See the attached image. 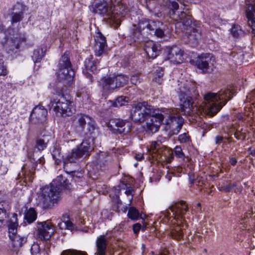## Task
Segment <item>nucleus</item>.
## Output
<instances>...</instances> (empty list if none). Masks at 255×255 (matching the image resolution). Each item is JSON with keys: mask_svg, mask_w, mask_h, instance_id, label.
Wrapping results in <instances>:
<instances>
[{"mask_svg": "<svg viewBox=\"0 0 255 255\" xmlns=\"http://www.w3.org/2000/svg\"><path fill=\"white\" fill-rule=\"evenodd\" d=\"M154 34L155 35L159 37V38H162L164 36V30L161 29L160 28V27H158V28H157L155 31H154Z\"/></svg>", "mask_w": 255, "mask_h": 255, "instance_id": "6e6d98bb", "label": "nucleus"}, {"mask_svg": "<svg viewBox=\"0 0 255 255\" xmlns=\"http://www.w3.org/2000/svg\"><path fill=\"white\" fill-rule=\"evenodd\" d=\"M37 166V161L35 160H30L28 161L22 168L23 172L26 174L27 172L28 175L31 176L33 174Z\"/></svg>", "mask_w": 255, "mask_h": 255, "instance_id": "7c9ffc66", "label": "nucleus"}, {"mask_svg": "<svg viewBox=\"0 0 255 255\" xmlns=\"http://www.w3.org/2000/svg\"><path fill=\"white\" fill-rule=\"evenodd\" d=\"M92 12L105 16L107 22L110 24V20H111V13H112V7L109 5V4L105 1H100L95 3L93 6Z\"/></svg>", "mask_w": 255, "mask_h": 255, "instance_id": "a211bd4d", "label": "nucleus"}, {"mask_svg": "<svg viewBox=\"0 0 255 255\" xmlns=\"http://www.w3.org/2000/svg\"><path fill=\"white\" fill-rule=\"evenodd\" d=\"M141 229V226L139 223L135 224L132 226V229L135 234H138L139 230Z\"/></svg>", "mask_w": 255, "mask_h": 255, "instance_id": "4d7b16f0", "label": "nucleus"}, {"mask_svg": "<svg viewBox=\"0 0 255 255\" xmlns=\"http://www.w3.org/2000/svg\"><path fill=\"white\" fill-rule=\"evenodd\" d=\"M169 209L172 215L170 216L169 211H166L164 216L167 218H173L174 220V222L171 221L173 225L170 228V235L175 240H180L183 238V230L188 227L185 217V215L188 212V205L185 202L181 201L175 203Z\"/></svg>", "mask_w": 255, "mask_h": 255, "instance_id": "20e7f679", "label": "nucleus"}, {"mask_svg": "<svg viewBox=\"0 0 255 255\" xmlns=\"http://www.w3.org/2000/svg\"><path fill=\"white\" fill-rule=\"evenodd\" d=\"M177 1L178 0H164L163 5L168 9L170 17L175 21H180L186 30L187 28L195 26L189 15H187L183 11L179 13L177 11L179 8Z\"/></svg>", "mask_w": 255, "mask_h": 255, "instance_id": "423d86ee", "label": "nucleus"}, {"mask_svg": "<svg viewBox=\"0 0 255 255\" xmlns=\"http://www.w3.org/2000/svg\"><path fill=\"white\" fill-rule=\"evenodd\" d=\"M5 216L6 210L3 209L2 205H0V225L2 224Z\"/></svg>", "mask_w": 255, "mask_h": 255, "instance_id": "603ef678", "label": "nucleus"}, {"mask_svg": "<svg viewBox=\"0 0 255 255\" xmlns=\"http://www.w3.org/2000/svg\"><path fill=\"white\" fill-rule=\"evenodd\" d=\"M25 6L20 2H16L13 6V12L11 13L12 24L20 22L23 18Z\"/></svg>", "mask_w": 255, "mask_h": 255, "instance_id": "5701e85b", "label": "nucleus"}, {"mask_svg": "<svg viewBox=\"0 0 255 255\" xmlns=\"http://www.w3.org/2000/svg\"><path fill=\"white\" fill-rule=\"evenodd\" d=\"M63 163H64L63 162ZM72 163L68 164V165L67 166L65 165V164H64V168L65 169L67 173H69L71 174V176H72L73 180H74L76 181V179L77 178H81L83 177V171L81 170L80 171H76V170H71L69 169L70 166Z\"/></svg>", "mask_w": 255, "mask_h": 255, "instance_id": "473e14b6", "label": "nucleus"}, {"mask_svg": "<svg viewBox=\"0 0 255 255\" xmlns=\"http://www.w3.org/2000/svg\"><path fill=\"white\" fill-rule=\"evenodd\" d=\"M126 6L124 3L118 2L117 4L114 5L111 13V20H110V24L114 28H117L121 24V18L124 17L126 13Z\"/></svg>", "mask_w": 255, "mask_h": 255, "instance_id": "ddd939ff", "label": "nucleus"}, {"mask_svg": "<svg viewBox=\"0 0 255 255\" xmlns=\"http://www.w3.org/2000/svg\"><path fill=\"white\" fill-rule=\"evenodd\" d=\"M69 53L66 51L60 58L58 64V78L60 81L70 82L75 75L69 58Z\"/></svg>", "mask_w": 255, "mask_h": 255, "instance_id": "0eeeda50", "label": "nucleus"}, {"mask_svg": "<svg viewBox=\"0 0 255 255\" xmlns=\"http://www.w3.org/2000/svg\"><path fill=\"white\" fill-rule=\"evenodd\" d=\"M107 248V239L105 236H101L96 240L97 251L95 255H106Z\"/></svg>", "mask_w": 255, "mask_h": 255, "instance_id": "a878e982", "label": "nucleus"}, {"mask_svg": "<svg viewBox=\"0 0 255 255\" xmlns=\"http://www.w3.org/2000/svg\"><path fill=\"white\" fill-rule=\"evenodd\" d=\"M50 104L53 110L62 116H70L75 111L73 101L68 95H59L58 98L53 99Z\"/></svg>", "mask_w": 255, "mask_h": 255, "instance_id": "6e6552de", "label": "nucleus"}, {"mask_svg": "<svg viewBox=\"0 0 255 255\" xmlns=\"http://www.w3.org/2000/svg\"><path fill=\"white\" fill-rule=\"evenodd\" d=\"M12 242V246L16 248H19L27 242V238L24 236L17 235L13 238L10 239Z\"/></svg>", "mask_w": 255, "mask_h": 255, "instance_id": "2f4dec72", "label": "nucleus"}, {"mask_svg": "<svg viewBox=\"0 0 255 255\" xmlns=\"http://www.w3.org/2000/svg\"><path fill=\"white\" fill-rule=\"evenodd\" d=\"M13 219H11L8 226L9 239L14 237L17 234V227L18 223L17 222V214H14L13 216Z\"/></svg>", "mask_w": 255, "mask_h": 255, "instance_id": "cd10ccee", "label": "nucleus"}, {"mask_svg": "<svg viewBox=\"0 0 255 255\" xmlns=\"http://www.w3.org/2000/svg\"><path fill=\"white\" fill-rule=\"evenodd\" d=\"M248 151L250 154L255 156V148L250 147L248 149Z\"/></svg>", "mask_w": 255, "mask_h": 255, "instance_id": "0e129e2a", "label": "nucleus"}, {"mask_svg": "<svg viewBox=\"0 0 255 255\" xmlns=\"http://www.w3.org/2000/svg\"><path fill=\"white\" fill-rule=\"evenodd\" d=\"M246 12L248 25L252 29V32L255 34V3L249 4Z\"/></svg>", "mask_w": 255, "mask_h": 255, "instance_id": "393cba45", "label": "nucleus"}, {"mask_svg": "<svg viewBox=\"0 0 255 255\" xmlns=\"http://www.w3.org/2000/svg\"><path fill=\"white\" fill-rule=\"evenodd\" d=\"M51 154L52 155L53 159L55 160L59 159V158L60 157V149L59 148L55 147L51 152Z\"/></svg>", "mask_w": 255, "mask_h": 255, "instance_id": "864d4df0", "label": "nucleus"}, {"mask_svg": "<svg viewBox=\"0 0 255 255\" xmlns=\"http://www.w3.org/2000/svg\"><path fill=\"white\" fill-rule=\"evenodd\" d=\"M215 58L212 54L203 53L199 55L194 61L195 65L204 73H210L214 69Z\"/></svg>", "mask_w": 255, "mask_h": 255, "instance_id": "9b49d317", "label": "nucleus"}, {"mask_svg": "<svg viewBox=\"0 0 255 255\" xmlns=\"http://www.w3.org/2000/svg\"><path fill=\"white\" fill-rule=\"evenodd\" d=\"M72 185L62 175L58 176L50 184L40 189L38 193V204L43 209H51L60 200L63 189L71 190Z\"/></svg>", "mask_w": 255, "mask_h": 255, "instance_id": "7ed1b4c3", "label": "nucleus"}, {"mask_svg": "<svg viewBox=\"0 0 255 255\" xmlns=\"http://www.w3.org/2000/svg\"><path fill=\"white\" fill-rule=\"evenodd\" d=\"M183 51L176 46H172L168 51L167 58L174 64L181 63L183 61Z\"/></svg>", "mask_w": 255, "mask_h": 255, "instance_id": "412c9836", "label": "nucleus"}, {"mask_svg": "<svg viewBox=\"0 0 255 255\" xmlns=\"http://www.w3.org/2000/svg\"><path fill=\"white\" fill-rule=\"evenodd\" d=\"M113 160L112 154L108 151H100L95 155V162L101 170L108 168Z\"/></svg>", "mask_w": 255, "mask_h": 255, "instance_id": "dca6fc26", "label": "nucleus"}, {"mask_svg": "<svg viewBox=\"0 0 255 255\" xmlns=\"http://www.w3.org/2000/svg\"><path fill=\"white\" fill-rule=\"evenodd\" d=\"M51 138V137L48 135H43L38 137L36 140V147L39 150H43L47 147V144Z\"/></svg>", "mask_w": 255, "mask_h": 255, "instance_id": "c85d7f7f", "label": "nucleus"}, {"mask_svg": "<svg viewBox=\"0 0 255 255\" xmlns=\"http://www.w3.org/2000/svg\"><path fill=\"white\" fill-rule=\"evenodd\" d=\"M30 252L31 255H45V252L40 250L38 244L35 243L31 246Z\"/></svg>", "mask_w": 255, "mask_h": 255, "instance_id": "4c0bfd02", "label": "nucleus"}, {"mask_svg": "<svg viewBox=\"0 0 255 255\" xmlns=\"http://www.w3.org/2000/svg\"><path fill=\"white\" fill-rule=\"evenodd\" d=\"M50 246H51V244L48 242H46V245H45V247L47 249H49L50 248Z\"/></svg>", "mask_w": 255, "mask_h": 255, "instance_id": "338daca9", "label": "nucleus"}, {"mask_svg": "<svg viewBox=\"0 0 255 255\" xmlns=\"http://www.w3.org/2000/svg\"><path fill=\"white\" fill-rule=\"evenodd\" d=\"M77 96L81 98L83 101L88 100L90 98L89 91L85 88H81L78 90Z\"/></svg>", "mask_w": 255, "mask_h": 255, "instance_id": "a19ab883", "label": "nucleus"}, {"mask_svg": "<svg viewBox=\"0 0 255 255\" xmlns=\"http://www.w3.org/2000/svg\"><path fill=\"white\" fill-rule=\"evenodd\" d=\"M47 111L44 107L38 105L32 110L29 121L32 124L39 125L44 124L47 120Z\"/></svg>", "mask_w": 255, "mask_h": 255, "instance_id": "2eb2a0df", "label": "nucleus"}, {"mask_svg": "<svg viewBox=\"0 0 255 255\" xmlns=\"http://www.w3.org/2000/svg\"><path fill=\"white\" fill-rule=\"evenodd\" d=\"M67 225L66 229L70 230H73L74 228V225L70 221H66Z\"/></svg>", "mask_w": 255, "mask_h": 255, "instance_id": "13d9d810", "label": "nucleus"}, {"mask_svg": "<svg viewBox=\"0 0 255 255\" xmlns=\"http://www.w3.org/2000/svg\"><path fill=\"white\" fill-rule=\"evenodd\" d=\"M128 77L124 75H118L113 77H105L100 81L103 90L111 93L117 88L123 87L127 84Z\"/></svg>", "mask_w": 255, "mask_h": 255, "instance_id": "9d476101", "label": "nucleus"}, {"mask_svg": "<svg viewBox=\"0 0 255 255\" xmlns=\"http://www.w3.org/2000/svg\"><path fill=\"white\" fill-rule=\"evenodd\" d=\"M91 149L90 142L87 140H83L77 148L74 149L63 159L65 165L67 166L70 163H76L83 156L89 155V151Z\"/></svg>", "mask_w": 255, "mask_h": 255, "instance_id": "1a4fd4ad", "label": "nucleus"}, {"mask_svg": "<svg viewBox=\"0 0 255 255\" xmlns=\"http://www.w3.org/2000/svg\"><path fill=\"white\" fill-rule=\"evenodd\" d=\"M178 140L181 143H186L189 141L190 138L186 133H184L179 135Z\"/></svg>", "mask_w": 255, "mask_h": 255, "instance_id": "3c124183", "label": "nucleus"}, {"mask_svg": "<svg viewBox=\"0 0 255 255\" xmlns=\"http://www.w3.org/2000/svg\"><path fill=\"white\" fill-rule=\"evenodd\" d=\"M229 139V137H224L223 136L217 135L215 137V143L217 144H219L221 143H225L224 140H228Z\"/></svg>", "mask_w": 255, "mask_h": 255, "instance_id": "5fc2aeb1", "label": "nucleus"}, {"mask_svg": "<svg viewBox=\"0 0 255 255\" xmlns=\"http://www.w3.org/2000/svg\"><path fill=\"white\" fill-rule=\"evenodd\" d=\"M237 186V182H234L233 184H226L221 187L220 190L226 192H230L232 191L233 188Z\"/></svg>", "mask_w": 255, "mask_h": 255, "instance_id": "49530a36", "label": "nucleus"}, {"mask_svg": "<svg viewBox=\"0 0 255 255\" xmlns=\"http://www.w3.org/2000/svg\"><path fill=\"white\" fill-rule=\"evenodd\" d=\"M37 218V213L33 208H30L25 213L24 219L28 223H31Z\"/></svg>", "mask_w": 255, "mask_h": 255, "instance_id": "f704fd0d", "label": "nucleus"}, {"mask_svg": "<svg viewBox=\"0 0 255 255\" xmlns=\"http://www.w3.org/2000/svg\"><path fill=\"white\" fill-rule=\"evenodd\" d=\"M148 30L149 31H155L158 27L162 25V23L159 20H153L148 19Z\"/></svg>", "mask_w": 255, "mask_h": 255, "instance_id": "58836bf2", "label": "nucleus"}, {"mask_svg": "<svg viewBox=\"0 0 255 255\" xmlns=\"http://www.w3.org/2000/svg\"><path fill=\"white\" fill-rule=\"evenodd\" d=\"M186 34L189 41L193 44H196L201 39L202 30L200 26L190 27L186 30Z\"/></svg>", "mask_w": 255, "mask_h": 255, "instance_id": "4be33fe9", "label": "nucleus"}, {"mask_svg": "<svg viewBox=\"0 0 255 255\" xmlns=\"http://www.w3.org/2000/svg\"><path fill=\"white\" fill-rule=\"evenodd\" d=\"M92 59V56L86 58L84 61V66L87 71L95 73H96L97 71V62L93 61Z\"/></svg>", "mask_w": 255, "mask_h": 255, "instance_id": "c756f323", "label": "nucleus"}, {"mask_svg": "<svg viewBox=\"0 0 255 255\" xmlns=\"http://www.w3.org/2000/svg\"><path fill=\"white\" fill-rule=\"evenodd\" d=\"M237 162V161L235 158H234V157L230 158V163L232 165L235 166Z\"/></svg>", "mask_w": 255, "mask_h": 255, "instance_id": "e2e57ef3", "label": "nucleus"}, {"mask_svg": "<svg viewBox=\"0 0 255 255\" xmlns=\"http://www.w3.org/2000/svg\"><path fill=\"white\" fill-rule=\"evenodd\" d=\"M172 176H173V173H168L166 175L165 177L167 179V180L169 181H170L171 180Z\"/></svg>", "mask_w": 255, "mask_h": 255, "instance_id": "69168bd1", "label": "nucleus"}, {"mask_svg": "<svg viewBox=\"0 0 255 255\" xmlns=\"http://www.w3.org/2000/svg\"><path fill=\"white\" fill-rule=\"evenodd\" d=\"M26 41V38L24 34H20L16 36L12 37L9 43L7 53L9 54L16 53L20 45Z\"/></svg>", "mask_w": 255, "mask_h": 255, "instance_id": "6ab92c4d", "label": "nucleus"}, {"mask_svg": "<svg viewBox=\"0 0 255 255\" xmlns=\"http://www.w3.org/2000/svg\"><path fill=\"white\" fill-rule=\"evenodd\" d=\"M128 98L125 96H120L113 104L114 107H120L125 105L128 102Z\"/></svg>", "mask_w": 255, "mask_h": 255, "instance_id": "ea45409f", "label": "nucleus"}, {"mask_svg": "<svg viewBox=\"0 0 255 255\" xmlns=\"http://www.w3.org/2000/svg\"><path fill=\"white\" fill-rule=\"evenodd\" d=\"M174 153L175 156L178 158H181L183 160L185 158V155L182 151L181 147L179 146H176L174 148Z\"/></svg>", "mask_w": 255, "mask_h": 255, "instance_id": "de8ad7c7", "label": "nucleus"}, {"mask_svg": "<svg viewBox=\"0 0 255 255\" xmlns=\"http://www.w3.org/2000/svg\"><path fill=\"white\" fill-rule=\"evenodd\" d=\"M160 45L153 41L147 42L145 45V51L148 57L151 59H154L159 54Z\"/></svg>", "mask_w": 255, "mask_h": 255, "instance_id": "b1692460", "label": "nucleus"}, {"mask_svg": "<svg viewBox=\"0 0 255 255\" xmlns=\"http://www.w3.org/2000/svg\"><path fill=\"white\" fill-rule=\"evenodd\" d=\"M134 157L137 160L140 161L143 159V154L142 153H136L135 154Z\"/></svg>", "mask_w": 255, "mask_h": 255, "instance_id": "052dcab7", "label": "nucleus"}, {"mask_svg": "<svg viewBox=\"0 0 255 255\" xmlns=\"http://www.w3.org/2000/svg\"><path fill=\"white\" fill-rule=\"evenodd\" d=\"M121 183H122V184H123V185H124V186H125V187H127V184L125 182V181H122Z\"/></svg>", "mask_w": 255, "mask_h": 255, "instance_id": "774afa93", "label": "nucleus"}, {"mask_svg": "<svg viewBox=\"0 0 255 255\" xmlns=\"http://www.w3.org/2000/svg\"><path fill=\"white\" fill-rule=\"evenodd\" d=\"M37 237L41 241L49 240L55 231L52 224L49 221L38 222Z\"/></svg>", "mask_w": 255, "mask_h": 255, "instance_id": "4468645a", "label": "nucleus"}, {"mask_svg": "<svg viewBox=\"0 0 255 255\" xmlns=\"http://www.w3.org/2000/svg\"><path fill=\"white\" fill-rule=\"evenodd\" d=\"M148 19L142 18L139 20L137 24H133L131 28V32L132 39L134 41H138L143 39L142 31L145 28L148 29Z\"/></svg>", "mask_w": 255, "mask_h": 255, "instance_id": "f3484780", "label": "nucleus"}, {"mask_svg": "<svg viewBox=\"0 0 255 255\" xmlns=\"http://www.w3.org/2000/svg\"><path fill=\"white\" fill-rule=\"evenodd\" d=\"M96 44L95 45V54L96 56H101L107 47L106 37L102 33L98 32L95 36Z\"/></svg>", "mask_w": 255, "mask_h": 255, "instance_id": "aec40b11", "label": "nucleus"}, {"mask_svg": "<svg viewBox=\"0 0 255 255\" xmlns=\"http://www.w3.org/2000/svg\"><path fill=\"white\" fill-rule=\"evenodd\" d=\"M156 111L147 102H139L132 106L130 111V118L137 123L147 121L146 128L152 133L158 130L165 119L166 128L171 130L173 134H177L182 127L184 119L179 116H172L170 110L168 109H162L160 113H156Z\"/></svg>", "mask_w": 255, "mask_h": 255, "instance_id": "f03ea898", "label": "nucleus"}, {"mask_svg": "<svg viewBox=\"0 0 255 255\" xmlns=\"http://www.w3.org/2000/svg\"><path fill=\"white\" fill-rule=\"evenodd\" d=\"M163 75V71L162 68L161 67H158L155 72L154 80L159 84H161L162 82V77Z\"/></svg>", "mask_w": 255, "mask_h": 255, "instance_id": "79ce46f5", "label": "nucleus"}, {"mask_svg": "<svg viewBox=\"0 0 255 255\" xmlns=\"http://www.w3.org/2000/svg\"><path fill=\"white\" fill-rule=\"evenodd\" d=\"M235 137L238 139H245L246 137V133L245 132L242 131V129L241 130H237L234 133Z\"/></svg>", "mask_w": 255, "mask_h": 255, "instance_id": "8fccbe9b", "label": "nucleus"}, {"mask_svg": "<svg viewBox=\"0 0 255 255\" xmlns=\"http://www.w3.org/2000/svg\"><path fill=\"white\" fill-rule=\"evenodd\" d=\"M231 32L233 36L237 38L242 37L245 34L244 31L239 25L234 24L231 28Z\"/></svg>", "mask_w": 255, "mask_h": 255, "instance_id": "c9c22d12", "label": "nucleus"}, {"mask_svg": "<svg viewBox=\"0 0 255 255\" xmlns=\"http://www.w3.org/2000/svg\"><path fill=\"white\" fill-rule=\"evenodd\" d=\"M107 127L114 133L126 134L130 131L132 126L127 120L113 119L110 120Z\"/></svg>", "mask_w": 255, "mask_h": 255, "instance_id": "f8f14e48", "label": "nucleus"}, {"mask_svg": "<svg viewBox=\"0 0 255 255\" xmlns=\"http://www.w3.org/2000/svg\"><path fill=\"white\" fill-rule=\"evenodd\" d=\"M141 80V76L139 73L134 74L130 77V81L131 83L135 85L139 84Z\"/></svg>", "mask_w": 255, "mask_h": 255, "instance_id": "a18cd8bd", "label": "nucleus"}, {"mask_svg": "<svg viewBox=\"0 0 255 255\" xmlns=\"http://www.w3.org/2000/svg\"><path fill=\"white\" fill-rule=\"evenodd\" d=\"M128 216L131 220H136L139 218V213L135 208L131 207L128 209Z\"/></svg>", "mask_w": 255, "mask_h": 255, "instance_id": "e433bc0d", "label": "nucleus"}, {"mask_svg": "<svg viewBox=\"0 0 255 255\" xmlns=\"http://www.w3.org/2000/svg\"><path fill=\"white\" fill-rule=\"evenodd\" d=\"M146 8L151 13L157 17H160L162 16L161 12H159V6L156 0H146Z\"/></svg>", "mask_w": 255, "mask_h": 255, "instance_id": "bb28decb", "label": "nucleus"}, {"mask_svg": "<svg viewBox=\"0 0 255 255\" xmlns=\"http://www.w3.org/2000/svg\"><path fill=\"white\" fill-rule=\"evenodd\" d=\"M7 74L6 66L4 64V61L2 59H0V75H6Z\"/></svg>", "mask_w": 255, "mask_h": 255, "instance_id": "09e8293b", "label": "nucleus"}, {"mask_svg": "<svg viewBox=\"0 0 255 255\" xmlns=\"http://www.w3.org/2000/svg\"><path fill=\"white\" fill-rule=\"evenodd\" d=\"M132 191V188L131 187H127L126 191H125V194L129 196L131 194Z\"/></svg>", "mask_w": 255, "mask_h": 255, "instance_id": "680f3d73", "label": "nucleus"}, {"mask_svg": "<svg viewBox=\"0 0 255 255\" xmlns=\"http://www.w3.org/2000/svg\"><path fill=\"white\" fill-rule=\"evenodd\" d=\"M71 127L76 133L90 135L94 138L93 135L97 129V125L92 118L80 113L72 118Z\"/></svg>", "mask_w": 255, "mask_h": 255, "instance_id": "39448f33", "label": "nucleus"}, {"mask_svg": "<svg viewBox=\"0 0 255 255\" xmlns=\"http://www.w3.org/2000/svg\"><path fill=\"white\" fill-rule=\"evenodd\" d=\"M159 146V144L157 141H152L150 145V152H152V157L155 159L156 160H157L158 157H157L158 155H157L156 156V153L154 152H155L157 151L156 149H157Z\"/></svg>", "mask_w": 255, "mask_h": 255, "instance_id": "c03bdc74", "label": "nucleus"}, {"mask_svg": "<svg viewBox=\"0 0 255 255\" xmlns=\"http://www.w3.org/2000/svg\"><path fill=\"white\" fill-rule=\"evenodd\" d=\"M196 88L194 83L188 81L179 88L180 111L183 115H190L200 111L213 117L232 98L233 94L230 88L221 89L217 93H207L204 96L203 104L198 107L193 100L198 95Z\"/></svg>", "mask_w": 255, "mask_h": 255, "instance_id": "f257e3e1", "label": "nucleus"}, {"mask_svg": "<svg viewBox=\"0 0 255 255\" xmlns=\"http://www.w3.org/2000/svg\"><path fill=\"white\" fill-rule=\"evenodd\" d=\"M61 255H87V254L85 252L67 250L64 251Z\"/></svg>", "mask_w": 255, "mask_h": 255, "instance_id": "37998d69", "label": "nucleus"}, {"mask_svg": "<svg viewBox=\"0 0 255 255\" xmlns=\"http://www.w3.org/2000/svg\"><path fill=\"white\" fill-rule=\"evenodd\" d=\"M67 226V225L66 224V222L62 221L58 223V226L61 229H66Z\"/></svg>", "mask_w": 255, "mask_h": 255, "instance_id": "bf43d9fd", "label": "nucleus"}, {"mask_svg": "<svg viewBox=\"0 0 255 255\" xmlns=\"http://www.w3.org/2000/svg\"><path fill=\"white\" fill-rule=\"evenodd\" d=\"M45 53V50L42 47L38 48L35 49L33 52V55L32 56V58L33 61L35 63L39 62L44 56Z\"/></svg>", "mask_w": 255, "mask_h": 255, "instance_id": "72a5a7b5", "label": "nucleus"}]
</instances>
